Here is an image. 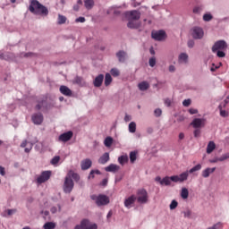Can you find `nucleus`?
<instances>
[{
  "instance_id": "1",
  "label": "nucleus",
  "mask_w": 229,
  "mask_h": 229,
  "mask_svg": "<svg viewBox=\"0 0 229 229\" xmlns=\"http://www.w3.org/2000/svg\"><path fill=\"white\" fill-rule=\"evenodd\" d=\"M29 10L35 15H49V10H47V7L42 5V4H40L38 0H32L30 2Z\"/></svg>"
},
{
  "instance_id": "2",
  "label": "nucleus",
  "mask_w": 229,
  "mask_h": 229,
  "mask_svg": "<svg viewBox=\"0 0 229 229\" xmlns=\"http://www.w3.org/2000/svg\"><path fill=\"white\" fill-rule=\"evenodd\" d=\"M226 49H228V44L225 40H218L215 42L212 47V52L216 53L218 58H225V56H226V54L225 53Z\"/></svg>"
},
{
  "instance_id": "3",
  "label": "nucleus",
  "mask_w": 229,
  "mask_h": 229,
  "mask_svg": "<svg viewBox=\"0 0 229 229\" xmlns=\"http://www.w3.org/2000/svg\"><path fill=\"white\" fill-rule=\"evenodd\" d=\"M171 182H174V183H183L185 182V174H179V175H173V176H165L161 181V185L169 186L171 185Z\"/></svg>"
},
{
  "instance_id": "4",
  "label": "nucleus",
  "mask_w": 229,
  "mask_h": 229,
  "mask_svg": "<svg viewBox=\"0 0 229 229\" xmlns=\"http://www.w3.org/2000/svg\"><path fill=\"white\" fill-rule=\"evenodd\" d=\"M90 199H92V201H95L98 207H104L105 205H108V203H110V199L108 198V196L103 194H93L90 196Z\"/></svg>"
},
{
  "instance_id": "5",
  "label": "nucleus",
  "mask_w": 229,
  "mask_h": 229,
  "mask_svg": "<svg viewBox=\"0 0 229 229\" xmlns=\"http://www.w3.org/2000/svg\"><path fill=\"white\" fill-rule=\"evenodd\" d=\"M63 189L65 194H71V192H72V190L74 189V181H72L71 174L65 176Z\"/></svg>"
},
{
  "instance_id": "6",
  "label": "nucleus",
  "mask_w": 229,
  "mask_h": 229,
  "mask_svg": "<svg viewBox=\"0 0 229 229\" xmlns=\"http://www.w3.org/2000/svg\"><path fill=\"white\" fill-rule=\"evenodd\" d=\"M148 191L145 189L138 190L136 199L140 205H146V203H148Z\"/></svg>"
},
{
  "instance_id": "7",
  "label": "nucleus",
  "mask_w": 229,
  "mask_h": 229,
  "mask_svg": "<svg viewBox=\"0 0 229 229\" xmlns=\"http://www.w3.org/2000/svg\"><path fill=\"white\" fill-rule=\"evenodd\" d=\"M74 229H98V224L92 223L89 219H83Z\"/></svg>"
},
{
  "instance_id": "8",
  "label": "nucleus",
  "mask_w": 229,
  "mask_h": 229,
  "mask_svg": "<svg viewBox=\"0 0 229 229\" xmlns=\"http://www.w3.org/2000/svg\"><path fill=\"white\" fill-rule=\"evenodd\" d=\"M191 35L195 40H201L205 37V31L201 27H193Z\"/></svg>"
},
{
  "instance_id": "9",
  "label": "nucleus",
  "mask_w": 229,
  "mask_h": 229,
  "mask_svg": "<svg viewBox=\"0 0 229 229\" xmlns=\"http://www.w3.org/2000/svg\"><path fill=\"white\" fill-rule=\"evenodd\" d=\"M152 38L154 40H157L158 42H162V40H165L167 35L165 30H156L151 33Z\"/></svg>"
},
{
  "instance_id": "10",
  "label": "nucleus",
  "mask_w": 229,
  "mask_h": 229,
  "mask_svg": "<svg viewBox=\"0 0 229 229\" xmlns=\"http://www.w3.org/2000/svg\"><path fill=\"white\" fill-rule=\"evenodd\" d=\"M51 178V171H44L41 173L39 176L37 178V183H45Z\"/></svg>"
},
{
  "instance_id": "11",
  "label": "nucleus",
  "mask_w": 229,
  "mask_h": 229,
  "mask_svg": "<svg viewBox=\"0 0 229 229\" xmlns=\"http://www.w3.org/2000/svg\"><path fill=\"white\" fill-rule=\"evenodd\" d=\"M125 16L128 21H139L140 19V13L138 11L126 12Z\"/></svg>"
},
{
  "instance_id": "12",
  "label": "nucleus",
  "mask_w": 229,
  "mask_h": 229,
  "mask_svg": "<svg viewBox=\"0 0 229 229\" xmlns=\"http://www.w3.org/2000/svg\"><path fill=\"white\" fill-rule=\"evenodd\" d=\"M196 171H201L200 164H198L197 165L193 166L190 170L182 172L181 174H184L185 176L184 182H187V180H189V174H192V173H196Z\"/></svg>"
},
{
  "instance_id": "13",
  "label": "nucleus",
  "mask_w": 229,
  "mask_h": 229,
  "mask_svg": "<svg viewBox=\"0 0 229 229\" xmlns=\"http://www.w3.org/2000/svg\"><path fill=\"white\" fill-rule=\"evenodd\" d=\"M72 131H69L67 132H64L63 134L59 135L58 141L59 142H69L72 139Z\"/></svg>"
},
{
  "instance_id": "14",
  "label": "nucleus",
  "mask_w": 229,
  "mask_h": 229,
  "mask_svg": "<svg viewBox=\"0 0 229 229\" xmlns=\"http://www.w3.org/2000/svg\"><path fill=\"white\" fill-rule=\"evenodd\" d=\"M205 123H206V120L204 118H195L191 122V126H193V128H196V129L203 128V126H205Z\"/></svg>"
},
{
  "instance_id": "15",
  "label": "nucleus",
  "mask_w": 229,
  "mask_h": 229,
  "mask_svg": "<svg viewBox=\"0 0 229 229\" xmlns=\"http://www.w3.org/2000/svg\"><path fill=\"white\" fill-rule=\"evenodd\" d=\"M178 64L187 65L189 64V55L185 52L181 53L178 55Z\"/></svg>"
},
{
  "instance_id": "16",
  "label": "nucleus",
  "mask_w": 229,
  "mask_h": 229,
  "mask_svg": "<svg viewBox=\"0 0 229 229\" xmlns=\"http://www.w3.org/2000/svg\"><path fill=\"white\" fill-rule=\"evenodd\" d=\"M137 200V197L135 195H131L124 200V207L126 208H131L133 207L135 201Z\"/></svg>"
},
{
  "instance_id": "17",
  "label": "nucleus",
  "mask_w": 229,
  "mask_h": 229,
  "mask_svg": "<svg viewBox=\"0 0 229 229\" xmlns=\"http://www.w3.org/2000/svg\"><path fill=\"white\" fill-rule=\"evenodd\" d=\"M32 122L34 124L39 125L41 123L44 122V115H42V113H37L32 115Z\"/></svg>"
},
{
  "instance_id": "18",
  "label": "nucleus",
  "mask_w": 229,
  "mask_h": 229,
  "mask_svg": "<svg viewBox=\"0 0 229 229\" xmlns=\"http://www.w3.org/2000/svg\"><path fill=\"white\" fill-rule=\"evenodd\" d=\"M59 91L61 94H63V96H66L67 98H71V96H72V90H71V89H69L67 86H60Z\"/></svg>"
},
{
  "instance_id": "19",
  "label": "nucleus",
  "mask_w": 229,
  "mask_h": 229,
  "mask_svg": "<svg viewBox=\"0 0 229 229\" xmlns=\"http://www.w3.org/2000/svg\"><path fill=\"white\" fill-rule=\"evenodd\" d=\"M116 58H118L120 64H124L128 60V54L124 51H119L116 53Z\"/></svg>"
},
{
  "instance_id": "20",
  "label": "nucleus",
  "mask_w": 229,
  "mask_h": 229,
  "mask_svg": "<svg viewBox=\"0 0 229 229\" xmlns=\"http://www.w3.org/2000/svg\"><path fill=\"white\" fill-rule=\"evenodd\" d=\"M81 167L82 171H87V169H90L92 167V160L86 158L81 161Z\"/></svg>"
},
{
  "instance_id": "21",
  "label": "nucleus",
  "mask_w": 229,
  "mask_h": 229,
  "mask_svg": "<svg viewBox=\"0 0 229 229\" xmlns=\"http://www.w3.org/2000/svg\"><path fill=\"white\" fill-rule=\"evenodd\" d=\"M104 80H105V75L99 74L98 76H97L93 81L94 87H97V88L101 87L103 85Z\"/></svg>"
},
{
  "instance_id": "22",
  "label": "nucleus",
  "mask_w": 229,
  "mask_h": 229,
  "mask_svg": "<svg viewBox=\"0 0 229 229\" xmlns=\"http://www.w3.org/2000/svg\"><path fill=\"white\" fill-rule=\"evenodd\" d=\"M119 169H121V166H119L115 164H111L105 168V171H106V173H117V171H119Z\"/></svg>"
},
{
  "instance_id": "23",
  "label": "nucleus",
  "mask_w": 229,
  "mask_h": 229,
  "mask_svg": "<svg viewBox=\"0 0 229 229\" xmlns=\"http://www.w3.org/2000/svg\"><path fill=\"white\" fill-rule=\"evenodd\" d=\"M110 160V154L108 152L104 153L98 159V164L105 165L106 162Z\"/></svg>"
},
{
  "instance_id": "24",
  "label": "nucleus",
  "mask_w": 229,
  "mask_h": 229,
  "mask_svg": "<svg viewBox=\"0 0 229 229\" xmlns=\"http://www.w3.org/2000/svg\"><path fill=\"white\" fill-rule=\"evenodd\" d=\"M36 110H47V102L44 99L39 100L36 106Z\"/></svg>"
},
{
  "instance_id": "25",
  "label": "nucleus",
  "mask_w": 229,
  "mask_h": 229,
  "mask_svg": "<svg viewBox=\"0 0 229 229\" xmlns=\"http://www.w3.org/2000/svg\"><path fill=\"white\" fill-rule=\"evenodd\" d=\"M127 27L131 30H137V28L140 27V23L137 21V20H128Z\"/></svg>"
},
{
  "instance_id": "26",
  "label": "nucleus",
  "mask_w": 229,
  "mask_h": 229,
  "mask_svg": "<svg viewBox=\"0 0 229 229\" xmlns=\"http://www.w3.org/2000/svg\"><path fill=\"white\" fill-rule=\"evenodd\" d=\"M215 171H216V167H213V168L208 167L202 171V174H201L202 177L208 178V176H210V174H212V173H214Z\"/></svg>"
},
{
  "instance_id": "27",
  "label": "nucleus",
  "mask_w": 229,
  "mask_h": 229,
  "mask_svg": "<svg viewBox=\"0 0 229 229\" xmlns=\"http://www.w3.org/2000/svg\"><path fill=\"white\" fill-rule=\"evenodd\" d=\"M138 89L141 90V92H144L149 89V82L144 81L138 84Z\"/></svg>"
},
{
  "instance_id": "28",
  "label": "nucleus",
  "mask_w": 229,
  "mask_h": 229,
  "mask_svg": "<svg viewBox=\"0 0 229 229\" xmlns=\"http://www.w3.org/2000/svg\"><path fill=\"white\" fill-rule=\"evenodd\" d=\"M0 60H13V54H10V53H2L0 52Z\"/></svg>"
},
{
  "instance_id": "29",
  "label": "nucleus",
  "mask_w": 229,
  "mask_h": 229,
  "mask_svg": "<svg viewBox=\"0 0 229 229\" xmlns=\"http://www.w3.org/2000/svg\"><path fill=\"white\" fill-rule=\"evenodd\" d=\"M216 149V143L214 141H209L207 146V153L208 155H210Z\"/></svg>"
},
{
  "instance_id": "30",
  "label": "nucleus",
  "mask_w": 229,
  "mask_h": 229,
  "mask_svg": "<svg viewBox=\"0 0 229 229\" xmlns=\"http://www.w3.org/2000/svg\"><path fill=\"white\" fill-rule=\"evenodd\" d=\"M129 133H135L137 131V123L131 122L128 126Z\"/></svg>"
},
{
  "instance_id": "31",
  "label": "nucleus",
  "mask_w": 229,
  "mask_h": 229,
  "mask_svg": "<svg viewBox=\"0 0 229 229\" xmlns=\"http://www.w3.org/2000/svg\"><path fill=\"white\" fill-rule=\"evenodd\" d=\"M84 6L87 10H92L94 8V0H85Z\"/></svg>"
},
{
  "instance_id": "32",
  "label": "nucleus",
  "mask_w": 229,
  "mask_h": 229,
  "mask_svg": "<svg viewBox=\"0 0 229 229\" xmlns=\"http://www.w3.org/2000/svg\"><path fill=\"white\" fill-rule=\"evenodd\" d=\"M114 144V139L112 137H106L104 140L106 148H110Z\"/></svg>"
},
{
  "instance_id": "33",
  "label": "nucleus",
  "mask_w": 229,
  "mask_h": 229,
  "mask_svg": "<svg viewBox=\"0 0 229 229\" xmlns=\"http://www.w3.org/2000/svg\"><path fill=\"white\" fill-rule=\"evenodd\" d=\"M181 198L182 199H187L189 198V190L187 188H182L181 191Z\"/></svg>"
},
{
  "instance_id": "34",
  "label": "nucleus",
  "mask_w": 229,
  "mask_h": 229,
  "mask_svg": "<svg viewBox=\"0 0 229 229\" xmlns=\"http://www.w3.org/2000/svg\"><path fill=\"white\" fill-rule=\"evenodd\" d=\"M118 162L121 165H124L128 162V156L123 155L118 157Z\"/></svg>"
},
{
  "instance_id": "35",
  "label": "nucleus",
  "mask_w": 229,
  "mask_h": 229,
  "mask_svg": "<svg viewBox=\"0 0 229 229\" xmlns=\"http://www.w3.org/2000/svg\"><path fill=\"white\" fill-rule=\"evenodd\" d=\"M112 83V75L110 73H106L105 76V86L108 87Z\"/></svg>"
},
{
  "instance_id": "36",
  "label": "nucleus",
  "mask_w": 229,
  "mask_h": 229,
  "mask_svg": "<svg viewBox=\"0 0 229 229\" xmlns=\"http://www.w3.org/2000/svg\"><path fill=\"white\" fill-rule=\"evenodd\" d=\"M73 83H76L77 85H81V87H83V85H85V81L81 77H75Z\"/></svg>"
},
{
  "instance_id": "37",
  "label": "nucleus",
  "mask_w": 229,
  "mask_h": 229,
  "mask_svg": "<svg viewBox=\"0 0 229 229\" xmlns=\"http://www.w3.org/2000/svg\"><path fill=\"white\" fill-rule=\"evenodd\" d=\"M56 227V224L53 222H47L44 225V229H55Z\"/></svg>"
},
{
  "instance_id": "38",
  "label": "nucleus",
  "mask_w": 229,
  "mask_h": 229,
  "mask_svg": "<svg viewBox=\"0 0 229 229\" xmlns=\"http://www.w3.org/2000/svg\"><path fill=\"white\" fill-rule=\"evenodd\" d=\"M212 19H214V16H212V14L210 13H207L203 15V21L205 22H210V21H212Z\"/></svg>"
},
{
  "instance_id": "39",
  "label": "nucleus",
  "mask_w": 229,
  "mask_h": 229,
  "mask_svg": "<svg viewBox=\"0 0 229 229\" xmlns=\"http://www.w3.org/2000/svg\"><path fill=\"white\" fill-rule=\"evenodd\" d=\"M66 21H67V17L62 14H58V18H57L58 24H65Z\"/></svg>"
},
{
  "instance_id": "40",
  "label": "nucleus",
  "mask_w": 229,
  "mask_h": 229,
  "mask_svg": "<svg viewBox=\"0 0 229 229\" xmlns=\"http://www.w3.org/2000/svg\"><path fill=\"white\" fill-rule=\"evenodd\" d=\"M130 160H131V164L135 163V160H137V152L136 151H131L130 153Z\"/></svg>"
},
{
  "instance_id": "41",
  "label": "nucleus",
  "mask_w": 229,
  "mask_h": 229,
  "mask_svg": "<svg viewBox=\"0 0 229 229\" xmlns=\"http://www.w3.org/2000/svg\"><path fill=\"white\" fill-rule=\"evenodd\" d=\"M58 162H60V156H55L51 159L50 164L52 165H58Z\"/></svg>"
},
{
  "instance_id": "42",
  "label": "nucleus",
  "mask_w": 229,
  "mask_h": 229,
  "mask_svg": "<svg viewBox=\"0 0 229 229\" xmlns=\"http://www.w3.org/2000/svg\"><path fill=\"white\" fill-rule=\"evenodd\" d=\"M110 73L114 77L117 78L121 74V72H119V69L117 68H112L110 71Z\"/></svg>"
},
{
  "instance_id": "43",
  "label": "nucleus",
  "mask_w": 229,
  "mask_h": 229,
  "mask_svg": "<svg viewBox=\"0 0 229 229\" xmlns=\"http://www.w3.org/2000/svg\"><path fill=\"white\" fill-rule=\"evenodd\" d=\"M148 65L149 67H155L157 65V58L155 56L149 58Z\"/></svg>"
},
{
  "instance_id": "44",
  "label": "nucleus",
  "mask_w": 229,
  "mask_h": 229,
  "mask_svg": "<svg viewBox=\"0 0 229 229\" xmlns=\"http://www.w3.org/2000/svg\"><path fill=\"white\" fill-rule=\"evenodd\" d=\"M94 174H101V171L99 170H91L89 175V180H90V178H94Z\"/></svg>"
},
{
  "instance_id": "45",
  "label": "nucleus",
  "mask_w": 229,
  "mask_h": 229,
  "mask_svg": "<svg viewBox=\"0 0 229 229\" xmlns=\"http://www.w3.org/2000/svg\"><path fill=\"white\" fill-rule=\"evenodd\" d=\"M229 152L223 154L220 157H218L219 162H225V160H228Z\"/></svg>"
},
{
  "instance_id": "46",
  "label": "nucleus",
  "mask_w": 229,
  "mask_h": 229,
  "mask_svg": "<svg viewBox=\"0 0 229 229\" xmlns=\"http://www.w3.org/2000/svg\"><path fill=\"white\" fill-rule=\"evenodd\" d=\"M184 217H187L188 219H191L192 217V211L190 209H187L183 211Z\"/></svg>"
},
{
  "instance_id": "47",
  "label": "nucleus",
  "mask_w": 229,
  "mask_h": 229,
  "mask_svg": "<svg viewBox=\"0 0 229 229\" xmlns=\"http://www.w3.org/2000/svg\"><path fill=\"white\" fill-rule=\"evenodd\" d=\"M223 228V224L221 222H218L212 225L211 227H208V229H222Z\"/></svg>"
},
{
  "instance_id": "48",
  "label": "nucleus",
  "mask_w": 229,
  "mask_h": 229,
  "mask_svg": "<svg viewBox=\"0 0 229 229\" xmlns=\"http://www.w3.org/2000/svg\"><path fill=\"white\" fill-rule=\"evenodd\" d=\"M226 105H228V100L222 101L218 106V110L220 109L225 110V108H226Z\"/></svg>"
},
{
  "instance_id": "49",
  "label": "nucleus",
  "mask_w": 229,
  "mask_h": 229,
  "mask_svg": "<svg viewBox=\"0 0 229 229\" xmlns=\"http://www.w3.org/2000/svg\"><path fill=\"white\" fill-rule=\"evenodd\" d=\"M169 207H170V210H174L178 207V201L172 200Z\"/></svg>"
},
{
  "instance_id": "50",
  "label": "nucleus",
  "mask_w": 229,
  "mask_h": 229,
  "mask_svg": "<svg viewBox=\"0 0 229 229\" xmlns=\"http://www.w3.org/2000/svg\"><path fill=\"white\" fill-rule=\"evenodd\" d=\"M155 117H160L162 115V110L160 108H156L154 110Z\"/></svg>"
},
{
  "instance_id": "51",
  "label": "nucleus",
  "mask_w": 229,
  "mask_h": 229,
  "mask_svg": "<svg viewBox=\"0 0 229 229\" xmlns=\"http://www.w3.org/2000/svg\"><path fill=\"white\" fill-rule=\"evenodd\" d=\"M164 103H165V106H171V105H173V99H171V98H165L164 99Z\"/></svg>"
},
{
  "instance_id": "52",
  "label": "nucleus",
  "mask_w": 229,
  "mask_h": 229,
  "mask_svg": "<svg viewBox=\"0 0 229 229\" xmlns=\"http://www.w3.org/2000/svg\"><path fill=\"white\" fill-rule=\"evenodd\" d=\"M200 12H203V7L196 6L193 8V13H199Z\"/></svg>"
},
{
  "instance_id": "53",
  "label": "nucleus",
  "mask_w": 229,
  "mask_h": 229,
  "mask_svg": "<svg viewBox=\"0 0 229 229\" xmlns=\"http://www.w3.org/2000/svg\"><path fill=\"white\" fill-rule=\"evenodd\" d=\"M221 117H228V112L225 109H219Z\"/></svg>"
},
{
  "instance_id": "54",
  "label": "nucleus",
  "mask_w": 229,
  "mask_h": 229,
  "mask_svg": "<svg viewBox=\"0 0 229 229\" xmlns=\"http://www.w3.org/2000/svg\"><path fill=\"white\" fill-rule=\"evenodd\" d=\"M168 71L169 72H176V66H174V64H170L168 66Z\"/></svg>"
},
{
  "instance_id": "55",
  "label": "nucleus",
  "mask_w": 229,
  "mask_h": 229,
  "mask_svg": "<svg viewBox=\"0 0 229 229\" xmlns=\"http://www.w3.org/2000/svg\"><path fill=\"white\" fill-rule=\"evenodd\" d=\"M21 58H29V56H33V53H21L20 55Z\"/></svg>"
},
{
  "instance_id": "56",
  "label": "nucleus",
  "mask_w": 229,
  "mask_h": 229,
  "mask_svg": "<svg viewBox=\"0 0 229 229\" xmlns=\"http://www.w3.org/2000/svg\"><path fill=\"white\" fill-rule=\"evenodd\" d=\"M194 40H192V39H190L189 41H188V43H187V46H188V47L190 48V49H192V47H194Z\"/></svg>"
},
{
  "instance_id": "57",
  "label": "nucleus",
  "mask_w": 229,
  "mask_h": 229,
  "mask_svg": "<svg viewBox=\"0 0 229 229\" xmlns=\"http://www.w3.org/2000/svg\"><path fill=\"white\" fill-rule=\"evenodd\" d=\"M182 105H183V106H190V105H191V99H184L183 101H182Z\"/></svg>"
},
{
  "instance_id": "58",
  "label": "nucleus",
  "mask_w": 229,
  "mask_h": 229,
  "mask_svg": "<svg viewBox=\"0 0 229 229\" xmlns=\"http://www.w3.org/2000/svg\"><path fill=\"white\" fill-rule=\"evenodd\" d=\"M189 113L191 114V115H194V114H198V109L191 108V109H189Z\"/></svg>"
},
{
  "instance_id": "59",
  "label": "nucleus",
  "mask_w": 229,
  "mask_h": 229,
  "mask_svg": "<svg viewBox=\"0 0 229 229\" xmlns=\"http://www.w3.org/2000/svg\"><path fill=\"white\" fill-rule=\"evenodd\" d=\"M31 149H33V143H30V147L25 148V153H30V151H31Z\"/></svg>"
},
{
  "instance_id": "60",
  "label": "nucleus",
  "mask_w": 229,
  "mask_h": 229,
  "mask_svg": "<svg viewBox=\"0 0 229 229\" xmlns=\"http://www.w3.org/2000/svg\"><path fill=\"white\" fill-rule=\"evenodd\" d=\"M193 134H194V137H199L201 134V131L199 129H196Z\"/></svg>"
},
{
  "instance_id": "61",
  "label": "nucleus",
  "mask_w": 229,
  "mask_h": 229,
  "mask_svg": "<svg viewBox=\"0 0 229 229\" xmlns=\"http://www.w3.org/2000/svg\"><path fill=\"white\" fill-rule=\"evenodd\" d=\"M124 121H125V123H130V121H131V115L125 114Z\"/></svg>"
},
{
  "instance_id": "62",
  "label": "nucleus",
  "mask_w": 229,
  "mask_h": 229,
  "mask_svg": "<svg viewBox=\"0 0 229 229\" xmlns=\"http://www.w3.org/2000/svg\"><path fill=\"white\" fill-rule=\"evenodd\" d=\"M15 212H17V210H15V209H8L7 210V216H13V214H15Z\"/></svg>"
},
{
  "instance_id": "63",
  "label": "nucleus",
  "mask_w": 229,
  "mask_h": 229,
  "mask_svg": "<svg viewBox=\"0 0 229 229\" xmlns=\"http://www.w3.org/2000/svg\"><path fill=\"white\" fill-rule=\"evenodd\" d=\"M75 22H85V17H79L75 20Z\"/></svg>"
},
{
  "instance_id": "64",
  "label": "nucleus",
  "mask_w": 229,
  "mask_h": 229,
  "mask_svg": "<svg viewBox=\"0 0 229 229\" xmlns=\"http://www.w3.org/2000/svg\"><path fill=\"white\" fill-rule=\"evenodd\" d=\"M72 178H73V180H76V182H78V180H80V175L78 174H72Z\"/></svg>"
}]
</instances>
